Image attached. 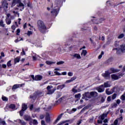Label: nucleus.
Listing matches in <instances>:
<instances>
[{
    "instance_id": "obj_55",
    "label": "nucleus",
    "mask_w": 125,
    "mask_h": 125,
    "mask_svg": "<svg viewBox=\"0 0 125 125\" xmlns=\"http://www.w3.org/2000/svg\"><path fill=\"white\" fill-rule=\"evenodd\" d=\"M21 53L22 54V55H25L26 54L25 51H24V49L22 48V52Z\"/></svg>"
},
{
    "instance_id": "obj_7",
    "label": "nucleus",
    "mask_w": 125,
    "mask_h": 125,
    "mask_svg": "<svg viewBox=\"0 0 125 125\" xmlns=\"http://www.w3.org/2000/svg\"><path fill=\"white\" fill-rule=\"evenodd\" d=\"M58 12H59V9H54L51 12V13L54 16H57V14H58Z\"/></svg>"
},
{
    "instance_id": "obj_42",
    "label": "nucleus",
    "mask_w": 125,
    "mask_h": 125,
    "mask_svg": "<svg viewBox=\"0 0 125 125\" xmlns=\"http://www.w3.org/2000/svg\"><path fill=\"white\" fill-rule=\"evenodd\" d=\"M57 65H62L64 64V62L63 61H60L59 62L57 63Z\"/></svg>"
},
{
    "instance_id": "obj_43",
    "label": "nucleus",
    "mask_w": 125,
    "mask_h": 125,
    "mask_svg": "<svg viewBox=\"0 0 125 125\" xmlns=\"http://www.w3.org/2000/svg\"><path fill=\"white\" fill-rule=\"evenodd\" d=\"M117 121H118V122H121V121H122L123 120V116H121L119 118H117Z\"/></svg>"
},
{
    "instance_id": "obj_15",
    "label": "nucleus",
    "mask_w": 125,
    "mask_h": 125,
    "mask_svg": "<svg viewBox=\"0 0 125 125\" xmlns=\"http://www.w3.org/2000/svg\"><path fill=\"white\" fill-rule=\"evenodd\" d=\"M110 70L111 71V72H110V73H111V74H113L115 73H118V72H120V70L115 69L114 68H110Z\"/></svg>"
},
{
    "instance_id": "obj_19",
    "label": "nucleus",
    "mask_w": 125,
    "mask_h": 125,
    "mask_svg": "<svg viewBox=\"0 0 125 125\" xmlns=\"http://www.w3.org/2000/svg\"><path fill=\"white\" fill-rule=\"evenodd\" d=\"M120 50L122 52H125V44H122L120 46Z\"/></svg>"
},
{
    "instance_id": "obj_44",
    "label": "nucleus",
    "mask_w": 125,
    "mask_h": 125,
    "mask_svg": "<svg viewBox=\"0 0 125 125\" xmlns=\"http://www.w3.org/2000/svg\"><path fill=\"white\" fill-rule=\"evenodd\" d=\"M20 122L21 123V125H26V123H25V122L23 120H20Z\"/></svg>"
},
{
    "instance_id": "obj_18",
    "label": "nucleus",
    "mask_w": 125,
    "mask_h": 125,
    "mask_svg": "<svg viewBox=\"0 0 125 125\" xmlns=\"http://www.w3.org/2000/svg\"><path fill=\"white\" fill-rule=\"evenodd\" d=\"M2 5L4 9H7V8H8V3H7L6 1L3 2Z\"/></svg>"
},
{
    "instance_id": "obj_24",
    "label": "nucleus",
    "mask_w": 125,
    "mask_h": 125,
    "mask_svg": "<svg viewBox=\"0 0 125 125\" xmlns=\"http://www.w3.org/2000/svg\"><path fill=\"white\" fill-rule=\"evenodd\" d=\"M5 21L7 25H10V24H11V20L10 19L8 18H6Z\"/></svg>"
},
{
    "instance_id": "obj_6",
    "label": "nucleus",
    "mask_w": 125,
    "mask_h": 125,
    "mask_svg": "<svg viewBox=\"0 0 125 125\" xmlns=\"http://www.w3.org/2000/svg\"><path fill=\"white\" fill-rule=\"evenodd\" d=\"M111 73L109 71H106L104 73L102 74V76L106 79V80H109L110 79V75Z\"/></svg>"
},
{
    "instance_id": "obj_51",
    "label": "nucleus",
    "mask_w": 125,
    "mask_h": 125,
    "mask_svg": "<svg viewBox=\"0 0 125 125\" xmlns=\"http://www.w3.org/2000/svg\"><path fill=\"white\" fill-rule=\"evenodd\" d=\"M119 42H116L115 43V46H116L117 47L119 46Z\"/></svg>"
},
{
    "instance_id": "obj_34",
    "label": "nucleus",
    "mask_w": 125,
    "mask_h": 125,
    "mask_svg": "<svg viewBox=\"0 0 125 125\" xmlns=\"http://www.w3.org/2000/svg\"><path fill=\"white\" fill-rule=\"evenodd\" d=\"M10 109H15V105L13 104H11L9 106Z\"/></svg>"
},
{
    "instance_id": "obj_31",
    "label": "nucleus",
    "mask_w": 125,
    "mask_h": 125,
    "mask_svg": "<svg viewBox=\"0 0 125 125\" xmlns=\"http://www.w3.org/2000/svg\"><path fill=\"white\" fill-rule=\"evenodd\" d=\"M94 120V117L92 116V117L89 118V123H93Z\"/></svg>"
},
{
    "instance_id": "obj_49",
    "label": "nucleus",
    "mask_w": 125,
    "mask_h": 125,
    "mask_svg": "<svg viewBox=\"0 0 125 125\" xmlns=\"http://www.w3.org/2000/svg\"><path fill=\"white\" fill-rule=\"evenodd\" d=\"M117 106H118L117 104L114 103V104H113V105H112V107H113V108H116V107H117Z\"/></svg>"
},
{
    "instance_id": "obj_60",
    "label": "nucleus",
    "mask_w": 125,
    "mask_h": 125,
    "mask_svg": "<svg viewBox=\"0 0 125 125\" xmlns=\"http://www.w3.org/2000/svg\"><path fill=\"white\" fill-rule=\"evenodd\" d=\"M26 28H27V23H25L24 25H23V29H26Z\"/></svg>"
},
{
    "instance_id": "obj_39",
    "label": "nucleus",
    "mask_w": 125,
    "mask_h": 125,
    "mask_svg": "<svg viewBox=\"0 0 125 125\" xmlns=\"http://www.w3.org/2000/svg\"><path fill=\"white\" fill-rule=\"evenodd\" d=\"M46 63L47 65H51L52 64H53L54 62L50 61H46Z\"/></svg>"
},
{
    "instance_id": "obj_40",
    "label": "nucleus",
    "mask_w": 125,
    "mask_h": 125,
    "mask_svg": "<svg viewBox=\"0 0 125 125\" xmlns=\"http://www.w3.org/2000/svg\"><path fill=\"white\" fill-rule=\"evenodd\" d=\"M125 37V35L124 34H121L118 36L119 39H123Z\"/></svg>"
},
{
    "instance_id": "obj_10",
    "label": "nucleus",
    "mask_w": 125,
    "mask_h": 125,
    "mask_svg": "<svg viewBox=\"0 0 125 125\" xmlns=\"http://www.w3.org/2000/svg\"><path fill=\"white\" fill-rule=\"evenodd\" d=\"M22 85H23V84H16L13 86L12 89H17L19 87H22Z\"/></svg>"
},
{
    "instance_id": "obj_52",
    "label": "nucleus",
    "mask_w": 125,
    "mask_h": 125,
    "mask_svg": "<svg viewBox=\"0 0 125 125\" xmlns=\"http://www.w3.org/2000/svg\"><path fill=\"white\" fill-rule=\"evenodd\" d=\"M81 124H82V121L81 120L78 121L77 123V125H80Z\"/></svg>"
},
{
    "instance_id": "obj_56",
    "label": "nucleus",
    "mask_w": 125,
    "mask_h": 125,
    "mask_svg": "<svg viewBox=\"0 0 125 125\" xmlns=\"http://www.w3.org/2000/svg\"><path fill=\"white\" fill-rule=\"evenodd\" d=\"M116 103H117V104H120V103H121V100H117V101H116Z\"/></svg>"
},
{
    "instance_id": "obj_26",
    "label": "nucleus",
    "mask_w": 125,
    "mask_h": 125,
    "mask_svg": "<svg viewBox=\"0 0 125 125\" xmlns=\"http://www.w3.org/2000/svg\"><path fill=\"white\" fill-rule=\"evenodd\" d=\"M104 87H110V84H109V82H105L104 83Z\"/></svg>"
},
{
    "instance_id": "obj_64",
    "label": "nucleus",
    "mask_w": 125,
    "mask_h": 125,
    "mask_svg": "<svg viewBox=\"0 0 125 125\" xmlns=\"http://www.w3.org/2000/svg\"><path fill=\"white\" fill-rule=\"evenodd\" d=\"M62 101V98L59 99V100L57 101L59 103H60Z\"/></svg>"
},
{
    "instance_id": "obj_47",
    "label": "nucleus",
    "mask_w": 125,
    "mask_h": 125,
    "mask_svg": "<svg viewBox=\"0 0 125 125\" xmlns=\"http://www.w3.org/2000/svg\"><path fill=\"white\" fill-rule=\"evenodd\" d=\"M13 13H14V14H17L18 15V17H19L20 14L18 12L13 11Z\"/></svg>"
},
{
    "instance_id": "obj_22",
    "label": "nucleus",
    "mask_w": 125,
    "mask_h": 125,
    "mask_svg": "<svg viewBox=\"0 0 125 125\" xmlns=\"http://www.w3.org/2000/svg\"><path fill=\"white\" fill-rule=\"evenodd\" d=\"M73 57H75V58H77V59H81V58H82L81 57V55H80V54H75L73 55Z\"/></svg>"
},
{
    "instance_id": "obj_1",
    "label": "nucleus",
    "mask_w": 125,
    "mask_h": 125,
    "mask_svg": "<svg viewBox=\"0 0 125 125\" xmlns=\"http://www.w3.org/2000/svg\"><path fill=\"white\" fill-rule=\"evenodd\" d=\"M37 27L38 30L42 34H44L46 31V26L44 24V22L41 20H39L37 21Z\"/></svg>"
},
{
    "instance_id": "obj_54",
    "label": "nucleus",
    "mask_w": 125,
    "mask_h": 125,
    "mask_svg": "<svg viewBox=\"0 0 125 125\" xmlns=\"http://www.w3.org/2000/svg\"><path fill=\"white\" fill-rule=\"evenodd\" d=\"M107 101L109 102L111 101V96H108L107 99Z\"/></svg>"
},
{
    "instance_id": "obj_61",
    "label": "nucleus",
    "mask_w": 125,
    "mask_h": 125,
    "mask_svg": "<svg viewBox=\"0 0 125 125\" xmlns=\"http://www.w3.org/2000/svg\"><path fill=\"white\" fill-rule=\"evenodd\" d=\"M11 28L12 30H15L16 29L15 25H12Z\"/></svg>"
},
{
    "instance_id": "obj_33",
    "label": "nucleus",
    "mask_w": 125,
    "mask_h": 125,
    "mask_svg": "<svg viewBox=\"0 0 125 125\" xmlns=\"http://www.w3.org/2000/svg\"><path fill=\"white\" fill-rule=\"evenodd\" d=\"M7 67H11V66H12V64H11V61H9L7 62Z\"/></svg>"
},
{
    "instance_id": "obj_5",
    "label": "nucleus",
    "mask_w": 125,
    "mask_h": 125,
    "mask_svg": "<svg viewBox=\"0 0 125 125\" xmlns=\"http://www.w3.org/2000/svg\"><path fill=\"white\" fill-rule=\"evenodd\" d=\"M121 76H122V75L121 74H114L111 75V78L112 80L117 81V80H119V79H121Z\"/></svg>"
},
{
    "instance_id": "obj_48",
    "label": "nucleus",
    "mask_w": 125,
    "mask_h": 125,
    "mask_svg": "<svg viewBox=\"0 0 125 125\" xmlns=\"http://www.w3.org/2000/svg\"><path fill=\"white\" fill-rule=\"evenodd\" d=\"M118 120H117V119H116L115 120V121L114 122V124L115 125H118Z\"/></svg>"
},
{
    "instance_id": "obj_14",
    "label": "nucleus",
    "mask_w": 125,
    "mask_h": 125,
    "mask_svg": "<svg viewBox=\"0 0 125 125\" xmlns=\"http://www.w3.org/2000/svg\"><path fill=\"white\" fill-rule=\"evenodd\" d=\"M45 121L46 123H49L50 122V117L49 114L46 113L45 116Z\"/></svg>"
},
{
    "instance_id": "obj_59",
    "label": "nucleus",
    "mask_w": 125,
    "mask_h": 125,
    "mask_svg": "<svg viewBox=\"0 0 125 125\" xmlns=\"http://www.w3.org/2000/svg\"><path fill=\"white\" fill-rule=\"evenodd\" d=\"M62 75H63V76H66V75H67V72H62Z\"/></svg>"
},
{
    "instance_id": "obj_20",
    "label": "nucleus",
    "mask_w": 125,
    "mask_h": 125,
    "mask_svg": "<svg viewBox=\"0 0 125 125\" xmlns=\"http://www.w3.org/2000/svg\"><path fill=\"white\" fill-rule=\"evenodd\" d=\"M29 124L30 125H38V121L33 120V121H31Z\"/></svg>"
},
{
    "instance_id": "obj_58",
    "label": "nucleus",
    "mask_w": 125,
    "mask_h": 125,
    "mask_svg": "<svg viewBox=\"0 0 125 125\" xmlns=\"http://www.w3.org/2000/svg\"><path fill=\"white\" fill-rule=\"evenodd\" d=\"M33 108H34V105L33 104H31V105L30 106V110H33Z\"/></svg>"
},
{
    "instance_id": "obj_17",
    "label": "nucleus",
    "mask_w": 125,
    "mask_h": 125,
    "mask_svg": "<svg viewBox=\"0 0 125 125\" xmlns=\"http://www.w3.org/2000/svg\"><path fill=\"white\" fill-rule=\"evenodd\" d=\"M78 86H75L74 88H72V91L74 93H77V92H80V89H77Z\"/></svg>"
},
{
    "instance_id": "obj_36",
    "label": "nucleus",
    "mask_w": 125,
    "mask_h": 125,
    "mask_svg": "<svg viewBox=\"0 0 125 125\" xmlns=\"http://www.w3.org/2000/svg\"><path fill=\"white\" fill-rule=\"evenodd\" d=\"M95 94H96V92H91L90 93V95L91 96V97H92V96H94V95H95Z\"/></svg>"
},
{
    "instance_id": "obj_4",
    "label": "nucleus",
    "mask_w": 125,
    "mask_h": 125,
    "mask_svg": "<svg viewBox=\"0 0 125 125\" xmlns=\"http://www.w3.org/2000/svg\"><path fill=\"white\" fill-rule=\"evenodd\" d=\"M52 85H48L47 87V94H52L53 93H54V91H55V90H56V88H54L52 89H51V88H52Z\"/></svg>"
},
{
    "instance_id": "obj_45",
    "label": "nucleus",
    "mask_w": 125,
    "mask_h": 125,
    "mask_svg": "<svg viewBox=\"0 0 125 125\" xmlns=\"http://www.w3.org/2000/svg\"><path fill=\"white\" fill-rule=\"evenodd\" d=\"M68 76L69 77H73V72H69L68 73Z\"/></svg>"
},
{
    "instance_id": "obj_41",
    "label": "nucleus",
    "mask_w": 125,
    "mask_h": 125,
    "mask_svg": "<svg viewBox=\"0 0 125 125\" xmlns=\"http://www.w3.org/2000/svg\"><path fill=\"white\" fill-rule=\"evenodd\" d=\"M117 97V94H113V95L112 96V99L114 100Z\"/></svg>"
},
{
    "instance_id": "obj_30",
    "label": "nucleus",
    "mask_w": 125,
    "mask_h": 125,
    "mask_svg": "<svg viewBox=\"0 0 125 125\" xmlns=\"http://www.w3.org/2000/svg\"><path fill=\"white\" fill-rule=\"evenodd\" d=\"M15 63L16 64V63H19V62H20V59L19 58L17 57L14 59Z\"/></svg>"
},
{
    "instance_id": "obj_27",
    "label": "nucleus",
    "mask_w": 125,
    "mask_h": 125,
    "mask_svg": "<svg viewBox=\"0 0 125 125\" xmlns=\"http://www.w3.org/2000/svg\"><path fill=\"white\" fill-rule=\"evenodd\" d=\"M106 117H107V114L104 113L101 115L100 119L101 120H104Z\"/></svg>"
},
{
    "instance_id": "obj_38",
    "label": "nucleus",
    "mask_w": 125,
    "mask_h": 125,
    "mask_svg": "<svg viewBox=\"0 0 125 125\" xmlns=\"http://www.w3.org/2000/svg\"><path fill=\"white\" fill-rule=\"evenodd\" d=\"M75 98H81V93L76 94L75 95Z\"/></svg>"
},
{
    "instance_id": "obj_8",
    "label": "nucleus",
    "mask_w": 125,
    "mask_h": 125,
    "mask_svg": "<svg viewBox=\"0 0 125 125\" xmlns=\"http://www.w3.org/2000/svg\"><path fill=\"white\" fill-rule=\"evenodd\" d=\"M86 98H91V96H90V93H85L83 95V97H82V99H86Z\"/></svg>"
},
{
    "instance_id": "obj_21",
    "label": "nucleus",
    "mask_w": 125,
    "mask_h": 125,
    "mask_svg": "<svg viewBox=\"0 0 125 125\" xmlns=\"http://www.w3.org/2000/svg\"><path fill=\"white\" fill-rule=\"evenodd\" d=\"M24 118L25 121H31V117L29 115H24Z\"/></svg>"
},
{
    "instance_id": "obj_63",
    "label": "nucleus",
    "mask_w": 125,
    "mask_h": 125,
    "mask_svg": "<svg viewBox=\"0 0 125 125\" xmlns=\"http://www.w3.org/2000/svg\"><path fill=\"white\" fill-rule=\"evenodd\" d=\"M0 54L2 57H4V53L3 52H1Z\"/></svg>"
},
{
    "instance_id": "obj_46",
    "label": "nucleus",
    "mask_w": 125,
    "mask_h": 125,
    "mask_svg": "<svg viewBox=\"0 0 125 125\" xmlns=\"http://www.w3.org/2000/svg\"><path fill=\"white\" fill-rule=\"evenodd\" d=\"M55 74L57 76H61V75H62V74H61L60 73H59V72H58L57 71H55Z\"/></svg>"
},
{
    "instance_id": "obj_62",
    "label": "nucleus",
    "mask_w": 125,
    "mask_h": 125,
    "mask_svg": "<svg viewBox=\"0 0 125 125\" xmlns=\"http://www.w3.org/2000/svg\"><path fill=\"white\" fill-rule=\"evenodd\" d=\"M102 120H98V124H102Z\"/></svg>"
},
{
    "instance_id": "obj_29",
    "label": "nucleus",
    "mask_w": 125,
    "mask_h": 125,
    "mask_svg": "<svg viewBox=\"0 0 125 125\" xmlns=\"http://www.w3.org/2000/svg\"><path fill=\"white\" fill-rule=\"evenodd\" d=\"M3 23H4L3 21L2 20L0 21V26L1 27H2L3 28L5 26V24Z\"/></svg>"
},
{
    "instance_id": "obj_50",
    "label": "nucleus",
    "mask_w": 125,
    "mask_h": 125,
    "mask_svg": "<svg viewBox=\"0 0 125 125\" xmlns=\"http://www.w3.org/2000/svg\"><path fill=\"white\" fill-rule=\"evenodd\" d=\"M41 125H46V124H45V122H44V121L42 120L41 121Z\"/></svg>"
},
{
    "instance_id": "obj_12",
    "label": "nucleus",
    "mask_w": 125,
    "mask_h": 125,
    "mask_svg": "<svg viewBox=\"0 0 125 125\" xmlns=\"http://www.w3.org/2000/svg\"><path fill=\"white\" fill-rule=\"evenodd\" d=\"M76 79H77V77H73L71 78L70 80H67L65 82V83H72V82H74V81H75V80H76Z\"/></svg>"
},
{
    "instance_id": "obj_11",
    "label": "nucleus",
    "mask_w": 125,
    "mask_h": 125,
    "mask_svg": "<svg viewBox=\"0 0 125 125\" xmlns=\"http://www.w3.org/2000/svg\"><path fill=\"white\" fill-rule=\"evenodd\" d=\"M98 92H103L105 89H104V85H102L98 88Z\"/></svg>"
},
{
    "instance_id": "obj_57",
    "label": "nucleus",
    "mask_w": 125,
    "mask_h": 125,
    "mask_svg": "<svg viewBox=\"0 0 125 125\" xmlns=\"http://www.w3.org/2000/svg\"><path fill=\"white\" fill-rule=\"evenodd\" d=\"M2 68H4V69H5L6 68V64H2Z\"/></svg>"
},
{
    "instance_id": "obj_3",
    "label": "nucleus",
    "mask_w": 125,
    "mask_h": 125,
    "mask_svg": "<svg viewBox=\"0 0 125 125\" xmlns=\"http://www.w3.org/2000/svg\"><path fill=\"white\" fill-rule=\"evenodd\" d=\"M16 3H19V5H18V6H21L22 7V9H24V4L21 3V1L20 0H13V2L12 3V6H14Z\"/></svg>"
},
{
    "instance_id": "obj_32",
    "label": "nucleus",
    "mask_w": 125,
    "mask_h": 125,
    "mask_svg": "<svg viewBox=\"0 0 125 125\" xmlns=\"http://www.w3.org/2000/svg\"><path fill=\"white\" fill-rule=\"evenodd\" d=\"M2 100L3 101H8V99L6 98V97L3 96H2Z\"/></svg>"
},
{
    "instance_id": "obj_28",
    "label": "nucleus",
    "mask_w": 125,
    "mask_h": 125,
    "mask_svg": "<svg viewBox=\"0 0 125 125\" xmlns=\"http://www.w3.org/2000/svg\"><path fill=\"white\" fill-rule=\"evenodd\" d=\"M64 87H65V85L62 84V85H60L58 86L57 89H63V88H64Z\"/></svg>"
},
{
    "instance_id": "obj_37",
    "label": "nucleus",
    "mask_w": 125,
    "mask_h": 125,
    "mask_svg": "<svg viewBox=\"0 0 125 125\" xmlns=\"http://www.w3.org/2000/svg\"><path fill=\"white\" fill-rule=\"evenodd\" d=\"M24 110H21L20 111V115L21 117H22V116H23L24 115Z\"/></svg>"
},
{
    "instance_id": "obj_25",
    "label": "nucleus",
    "mask_w": 125,
    "mask_h": 125,
    "mask_svg": "<svg viewBox=\"0 0 125 125\" xmlns=\"http://www.w3.org/2000/svg\"><path fill=\"white\" fill-rule=\"evenodd\" d=\"M62 116H63V113H62L58 117L57 119L55 121L56 123H57V122H59V121H60V119H61V118H62Z\"/></svg>"
},
{
    "instance_id": "obj_9",
    "label": "nucleus",
    "mask_w": 125,
    "mask_h": 125,
    "mask_svg": "<svg viewBox=\"0 0 125 125\" xmlns=\"http://www.w3.org/2000/svg\"><path fill=\"white\" fill-rule=\"evenodd\" d=\"M109 90V88H107L105 90V93L107 94V95L113 94V93H114V89H111L110 91Z\"/></svg>"
},
{
    "instance_id": "obj_23",
    "label": "nucleus",
    "mask_w": 125,
    "mask_h": 125,
    "mask_svg": "<svg viewBox=\"0 0 125 125\" xmlns=\"http://www.w3.org/2000/svg\"><path fill=\"white\" fill-rule=\"evenodd\" d=\"M87 54V52L86 51V50H83L81 53V55L83 56H85V55H86Z\"/></svg>"
},
{
    "instance_id": "obj_2",
    "label": "nucleus",
    "mask_w": 125,
    "mask_h": 125,
    "mask_svg": "<svg viewBox=\"0 0 125 125\" xmlns=\"http://www.w3.org/2000/svg\"><path fill=\"white\" fill-rule=\"evenodd\" d=\"M43 96V92L42 91H38L36 92L33 95H31L30 98L35 100L36 98H40V97H42Z\"/></svg>"
},
{
    "instance_id": "obj_53",
    "label": "nucleus",
    "mask_w": 125,
    "mask_h": 125,
    "mask_svg": "<svg viewBox=\"0 0 125 125\" xmlns=\"http://www.w3.org/2000/svg\"><path fill=\"white\" fill-rule=\"evenodd\" d=\"M19 33H20V29H18L17 30V35L18 36H19Z\"/></svg>"
},
{
    "instance_id": "obj_13",
    "label": "nucleus",
    "mask_w": 125,
    "mask_h": 125,
    "mask_svg": "<svg viewBox=\"0 0 125 125\" xmlns=\"http://www.w3.org/2000/svg\"><path fill=\"white\" fill-rule=\"evenodd\" d=\"M27 108H28V105H27L26 104L23 103L22 104L21 110H22V111H26V110H27Z\"/></svg>"
},
{
    "instance_id": "obj_16",
    "label": "nucleus",
    "mask_w": 125,
    "mask_h": 125,
    "mask_svg": "<svg viewBox=\"0 0 125 125\" xmlns=\"http://www.w3.org/2000/svg\"><path fill=\"white\" fill-rule=\"evenodd\" d=\"M42 80V76L41 75H37L35 77V81H41Z\"/></svg>"
},
{
    "instance_id": "obj_35",
    "label": "nucleus",
    "mask_w": 125,
    "mask_h": 125,
    "mask_svg": "<svg viewBox=\"0 0 125 125\" xmlns=\"http://www.w3.org/2000/svg\"><path fill=\"white\" fill-rule=\"evenodd\" d=\"M27 35L28 36H31V35H33V32L31 31H27Z\"/></svg>"
}]
</instances>
